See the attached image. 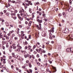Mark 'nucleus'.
<instances>
[{
  "label": "nucleus",
  "mask_w": 73,
  "mask_h": 73,
  "mask_svg": "<svg viewBox=\"0 0 73 73\" xmlns=\"http://www.w3.org/2000/svg\"><path fill=\"white\" fill-rule=\"evenodd\" d=\"M11 3H16V1H11Z\"/></svg>",
  "instance_id": "nucleus-18"
},
{
  "label": "nucleus",
  "mask_w": 73,
  "mask_h": 73,
  "mask_svg": "<svg viewBox=\"0 0 73 73\" xmlns=\"http://www.w3.org/2000/svg\"><path fill=\"white\" fill-rule=\"evenodd\" d=\"M52 38L53 37V38H55V36L54 35H52Z\"/></svg>",
  "instance_id": "nucleus-60"
},
{
  "label": "nucleus",
  "mask_w": 73,
  "mask_h": 73,
  "mask_svg": "<svg viewBox=\"0 0 73 73\" xmlns=\"http://www.w3.org/2000/svg\"><path fill=\"white\" fill-rule=\"evenodd\" d=\"M4 13H6V12H7V10H4Z\"/></svg>",
  "instance_id": "nucleus-48"
},
{
  "label": "nucleus",
  "mask_w": 73,
  "mask_h": 73,
  "mask_svg": "<svg viewBox=\"0 0 73 73\" xmlns=\"http://www.w3.org/2000/svg\"><path fill=\"white\" fill-rule=\"evenodd\" d=\"M12 56H9V59H11L12 58Z\"/></svg>",
  "instance_id": "nucleus-50"
},
{
  "label": "nucleus",
  "mask_w": 73,
  "mask_h": 73,
  "mask_svg": "<svg viewBox=\"0 0 73 73\" xmlns=\"http://www.w3.org/2000/svg\"><path fill=\"white\" fill-rule=\"evenodd\" d=\"M36 45H34L33 46V49L34 50V49H35V48H36Z\"/></svg>",
  "instance_id": "nucleus-36"
},
{
  "label": "nucleus",
  "mask_w": 73,
  "mask_h": 73,
  "mask_svg": "<svg viewBox=\"0 0 73 73\" xmlns=\"http://www.w3.org/2000/svg\"><path fill=\"white\" fill-rule=\"evenodd\" d=\"M58 49H60L61 48V45H59L58 46Z\"/></svg>",
  "instance_id": "nucleus-21"
},
{
  "label": "nucleus",
  "mask_w": 73,
  "mask_h": 73,
  "mask_svg": "<svg viewBox=\"0 0 73 73\" xmlns=\"http://www.w3.org/2000/svg\"><path fill=\"white\" fill-rule=\"evenodd\" d=\"M39 18H40V17L38 16H37V18H36V19H37V21H38V20H39L38 19H39Z\"/></svg>",
  "instance_id": "nucleus-32"
},
{
  "label": "nucleus",
  "mask_w": 73,
  "mask_h": 73,
  "mask_svg": "<svg viewBox=\"0 0 73 73\" xmlns=\"http://www.w3.org/2000/svg\"><path fill=\"white\" fill-rule=\"evenodd\" d=\"M36 57L38 58L40 56H39V54H37V55H36Z\"/></svg>",
  "instance_id": "nucleus-49"
},
{
  "label": "nucleus",
  "mask_w": 73,
  "mask_h": 73,
  "mask_svg": "<svg viewBox=\"0 0 73 73\" xmlns=\"http://www.w3.org/2000/svg\"><path fill=\"white\" fill-rule=\"evenodd\" d=\"M64 18H65L66 17V14H65L63 16Z\"/></svg>",
  "instance_id": "nucleus-24"
},
{
  "label": "nucleus",
  "mask_w": 73,
  "mask_h": 73,
  "mask_svg": "<svg viewBox=\"0 0 73 73\" xmlns=\"http://www.w3.org/2000/svg\"><path fill=\"white\" fill-rule=\"evenodd\" d=\"M12 46H15V44H12Z\"/></svg>",
  "instance_id": "nucleus-64"
},
{
  "label": "nucleus",
  "mask_w": 73,
  "mask_h": 73,
  "mask_svg": "<svg viewBox=\"0 0 73 73\" xmlns=\"http://www.w3.org/2000/svg\"><path fill=\"white\" fill-rule=\"evenodd\" d=\"M17 34H19V31H17Z\"/></svg>",
  "instance_id": "nucleus-61"
},
{
  "label": "nucleus",
  "mask_w": 73,
  "mask_h": 73,
  "mask_svg": "<svg viewBox=\"0 0 73 73\" xmlns=\"http://www.w3.org/2000/svg\"><path fill=\"white\" fill-rule=\"evenodd\" d=\"M6 27H8V26H9V23L8 22L6 23Z\"/></svg>",
  "instance_id": "nucleus-8"
},
{
  "label": "nucleus",
  "mask_w": 73,
  "mask_h": 73,
  "mask_svg": "<svg viewBox=\"0 0 73 73\" xmlns=\"http://www.w3.org/2000/svg\"><path fill=\"white\" fill-rule=\"evenodd\" d=\"M29 54H25L24 55V57L25 58H27V57H28V56H29Z\"/></svg>",
  "instance_id": "nucleus-6"
},
{
  "label": "nucleus",
  "mask_w": 73,
  "mask_h": 73,
  "mask_svg": "<svg viewBox=\"0 0 73 73\" xmlns=\"http://www.w3.org/2000/svg\"><path fill=\"white\" fill-rule=\"evenodd\" d=\"M29 67L30 68H32V65H31V64H29Z\"/></svg>",
  "instance_id": "nucleus-34"
},
{
  "label": "nucleus",
  "mask_w": 73,
  "mask_h": 73,
  "mask_svg": "<svg viewBox=\"0 0 73 73\" xmlns=\"http://www.w3.org/2000/svg\"><path fill=\"white\" fill-rule=\"evenodd\" d=\"M9 12L6 13V15L7 16H9Z\"/></svg>",
  "instance_id": "nucleus-31"
},
{
  "label": "nucleus",
  "mask_w": 73,
  "mask_h": 73,
  "mask_svg": "<svg viewBox=\"0 0 73 73\" xmlns=\"http://www.w3.org/2000/svg\"><path fill=\"white\" fill-rule=\"evenodd\" d=\"M26 63H27V64H28V62H29V61L27 60L26 61Z\"/></svg>",
  "instance_id": "nucleus-63"
},
{
  "label": "nucleus",
  "mask_w": 73,
  "mask_h": 73,
  "mask_svg": "<svg viewBox=\"0 0 73 73\" xmlns=\"http://www.w3.org/2000/svg\"><path fill=\"white\" fill-rule=\"evenodd\" d=\"M69 32V29L68 28H66L64 30V32L65 33H68Z\"/></svg>",
  "instance_id": "nucleus-2"
},
{
  "label": "nucleus",
  "mask_w": 73,
  "mask_h": 73,
  "mask_svg": "<svg viewBox=\"0 0 73 73\" xmlns=\"http://www.w3.org/2000/svg\"><path fill=\"white\" fill-rule=\"evenodd\" d=\"M12 32H14V31H10L9 33H10V34H11V33H12Z\"/></svg>",
  "instance_id": "nucleus-26"
},
{
  "label": "nucleus",
  "mask_w": 73,
  "mask_h": 73,
  "mask_svg": "<svg viewBox=\"0 0 73 73\" xmlns=\"http://www.w3.org/2000/svg\"><path fill=\"white\" fill-rule=\"evenodd\" d=\"M24 12H22V13H21V16H23V15H24Z\"/></svg>",
  "instance_id": "nucleus-27"
},
{
  "label": "nucleus",
  "mask_w": 73,
  "mask_h": 73,
  "mask_svg": "<svg viewBox=\"0 0 73 73\" xmlns=\"http://www.w3.org/2000/svg\"><path fill=\"white\" fill-rule=\"evenodd\" d=\"M62 14L63 16L65 15H66V14H65L64 12H63L62 13Z\"/></svg>",
  "instance_id": "nucleus-47"
},
{
  "label": "nucleus",
  "mask_w": 73,
  "mask_h": 73,
  "mask_svg": "<svg viewBox=\"0 0 73 73\" xmlns=\"http://www.w3.org/2000/svg\"><path fill=\"white\" fill-rule=\"evenodd\" d=\"M52 33H49V36H50L49 38L50 40H52Z\"/></svg>",
  "instance_id": "nucleus-3"
},
{
  "label": "nucleus",
  "mask_w": 73,
  "mask_h": 73,
  "mask_svg": "<svg viewBox=\"0 0 73 73\" xmlns=\"http://www.w3.org/2000/svg\"><path fill=\"white\" fill-rule=\"evenodd\" d=\"M37 64L38 66H40V63L39 62L37 63Z\"/></svg>",
  "instance_id": "nucleus-35"
},
{
  "label": "nucleus",
  "mask_w": 73,
  "mask_h": 73,
  "mask_svg": "<svg viewBox=\"0 0 73 73\" xmlns=\"http://www.w3.org/2000/svg\"><path fill=\"white\" fill-rule=\"evenodd\" d=\"M20 46V44H18L17 45V47H19Z\"/></svg>",
  "instance_id": "nucleus-57"
},
{
  "label": "nucleus",
  "mask_w": 73,
  "mask_h": 73,
  "mask_svg": "<svg viewBox=\"0 0 73 73\" xmlns=\"http://www.w3.org/2000/svg\"><path fill=\"white\" fill-rule=\"evenodd\" d=\"M12 57H15V53L12 52Z\"/></svg>",
  "instance_id": "nucleus-11"
},
{
  "label": "nucleus",
  "mask_w": 73,
  "mask_h": 73,
  "mask_svg": "<svg viewBox=\"0 0 73 73\" xmlns=\"http://www.w3.org/2000/svg\"><path fill=\"white\" fill-rule=\"evenodd\" d=\"M54 27H52V29L50 30V32H52V33H53L54 32Z\"/></svg>",
  "instance_id": "nucleus-4"
},
{
  "label": "nucleus",
  "mask_w": 73,
  "mask_h": 73,
  "mask_svg": "<svg viewBox=\"0 0 73 73\" xmlns=\"http://www.w3.org/2000/svg\"><path fill=\"white\" fill-rule=\"evenodd\" d=\"M37 21L38 22V23H42V19H40H40H38V21Z\"/></svg>",
  "instance_id": "nucleus-5"
},
{
  "label": "nucleus",
  "mask_w": 73,
  "mask_h": 73,
  "mask_svg": "<svg viewBox=\"0 0 73 73\" xmlns=\"http://www.w3.org/2000/svg\"><path fill=\"white\" fill-rule=\"evenodd\" d=\"M22 68H23V69H25V66H22Z\"/></svg>",
  "instance_id": "nucleus-51"
},
{
  "label": "nucleus",
  "mask_w": 73,
  "mask_h": 73,
  "mask_svg": "<svg viewBox=\"0 0 73 73\" xmlns=\"http://www.w3.org/2000/svg\"><path fill=\"white\" fill-rule=\"evenodd\" d=\"M46 34H45V33L44 32H43L42 33V36L43 37H45V36Z\"/></svg>",
  "instance_id": "nucleus-7"
},
{
  "label": "nucleus",
  "mask_w": 73,
  "mask_h": 73,
  "mask_svg": "<svg viewBox=\"0 0 73 73\" xmlns=\"http://www.w3.org/2000/svg\"><path fill=\"white\" fill-rule=\"evenodd\" d=\"M26 6H29V3H26Z\"/></svg>",
  "instance_id": "nucleus-41"
},
{
  "label": "nucleus",
  "mask_w": 73,
  "mask_h": 73,
  "mask_svg": "<svg viewBox=\"0 0 73 73\" xmlns=\"http://www.w3.org/2000/svg\"><path fill=\"white\" fill-rule=\"evenodd\" d=\"M28 57H29V58H30V59H31L32 58V56L30 55L29 54V56H28Z\"/></svg>",
  "instance_id": "nucleus-15"
},
{
  "label": "nucleus",
  "mask_w": 73,
  "mask_h": 73,
  "mask_svg": "<svg viewBox=\"0 0 73 73\" xmlns=\"http://www.w3.org/2000/svg\"><path fill=\"white\" fill-rule=\"evenodd\" d=\"M28 47H29L28 48H29V49H31V46L30 45H29L28 46Z\"/></svg>",
  "instance_id": "nucleus-43"
},
{
  "label": "nucleus",
  "mask_w": 73,
  "mask_h": 73,
  "mask_svg": "<svg viewBox=\"0 0 73 73\" xmlns=\"http://www.w3.org/2000/svg\"><path fill=\"white\" fill-rule=\"evenodd\" d=\"M17 51H18L19 52H20V48H19L17 50Z\"/></svg>",
  "instance_id": "nucleus-20"
},
{
  "label": "nucleus",
  "mask_w": 73,
  "mask_h": 73,
  "mask_svg": "<svg viewBox=\"0 0 73 73\" xmlns=\"http://www.w3.org/2000/svg\"><path fill=\"white\" fill-rule=\"evenodd\" d=\"M6 48H8L9 47V45L8 44H7L6 46Z\"/></svg>",
  "instance_id": "nucleus-46"
},
{
  "label": "nucleus",
  "mask_w": 73,
  "mask_h": 73,
  "mask_svg": "<svg viewBox=\"0 0 73 73\" xmlns=\"http://www.w3.org/2000/svg\"><path fill=\"white\" fill-rule=\"evenodd\" d=\"M25 1L26 2H27V3H29V0H26Z\"/></svg>",
  "instance_id": "nucleus-52"
},
{
  "label": "nucleus",
  "mask_w": 73,
  "mask_h": 73,
  "mask_svg": "<svg viewBox=\"0 0 73 73\" xmlns=\"http://www.w3.org/2000/svg\"><path fill=\"white\" fill-rule=\"evenodd\" d=\"M18 48H18L19 49H22V47L21 46H19Z\"/></svg>",
  "instance_id": "nucleus-59"
},
{
  "label": "nucleus",
  "mask_w": 73,
  "mask_h": 73,
  "mask_svg": "<svg viewBox=\"0 0 73 73\" xmlns=\"http://www.w3.org/2000/svg\"><path fill=\"white\" fill-rule=\"evenodd\" d=\"M16 46H15L13 47V49H16Z\"/></svg>",
  "instance_id": "nucleus-38"
},
{
  "label": "nucleus",
  "mask_w": 73,
  "mask_h": 73,
  "mask_svg": "<svg viewBox=\"0 0 73 73\" xmlns=\"http://www.w3.org/2000/svg\"><path fill=\"white\" fill-rule=\"evenodd\" d=\"M33 53L34 54H37V52H36V51H34L33 52Z\"/></svg>",
  "instance_id": "nucleus-42"
},
{
  "label": "nucleus",
  "mask_w": 73,
  "mask_h": 73,
  "mask_svg": "<svg viewBox=\"0 0 73 73\" xmlns=\"http://www.w3.org/2000/svg\"><path fill=\"white\" fill-rule=\"evenodd\" d=\"M2 38V40H3V41H4L5 40V39L4 38V37H3Z\"/></svg>",
  "instance_id": "nucleus-45"
},
{
  "label": "nucleus",
  "mask_w": 73,
  "mask_h": 73,
  "mask_svg": "<svg viewBox=\"0 0 73 73\" xmlns=\"http://www.w3.org/2000/svg\"><path fill=\"white\" fill-rule=\"evenodd\" d=\"M7 42H10V43H11V42H12V41L11 40H7Z\"/></svg>",
  "instance_id": "nucleus-13"
},
{
  "label": "nucleus",
  "mask_w": 73,
  "mask_h": 73,
  "mask_svg": "<svg viewBox=\"0 0 73 73\" xmlns=\"http://www.w3.org/2000/svg\"><path fill=\"white\" fill-rule=\"evenodd\" d=\"M18 18L19 19H20V20L21 21H23V18H21V17H19Z\"/></svg>",
  "instance_id": "nucleus-9"
},
{
  "label": "nucleus",
  "mask_w": 73,
  "mask_h": 73,
  "mask_svg": "<svg viewBox=\"0 0 73 73\" xmlns=\"http://www.w3.org/2000/svg\"><path fill=\"white\" fill-rule=\"evenodd\" d=\"M28 25H29V26H31V23H29L28 24Z\"/></svg>",
  "instance_id": "nucleus-58"
},
{
  "label": "nucleus",
  "mask_w": 73,
  "mask_h": 73,
  "mask_svg": "<svg viewBox=\"0 0 73 73\" xmlns=\"http://www.w3.org/2000/svg\"><path fill=\"white\" fill-rule=\"evenodd\" d=\"M6 39H7V40H8V39H9V37L8 36H7L6 37Z\"/></svg>",
  "instance_id": "nucleus-62"
},
{
  "label": "nucleus",
  "mask_w": 73,
  "mask_h": 73,
  "mask_svg": "<svg viewBox=\"0 0 73 73\" xmlns=\"http://www.w3.org/2000/svg\"><path fill=\"white\" fill-rule=\"evenodd\" d=\"M31 35H29V39H31Z\"/></svg>",
  "instance_id": "nucleus-33"
},
{
  "label": "nucleus",
  "mask_w": 73,
  "mask_h": 73,
  "mask_svg": "<svg viewBox=\"0 0 73 73\" xmlns=\"http://www.w3.org/2000/svg\"><path fill=\"white\" fill-rule=\"evenodd\" d=\"M28 48V47L27 46H26L25 47V49H27Z\"/></svg>",
  "instance_id": "nucleus-54"
},
{
  "label": "nucleus",
  "mask_w": 73,
  "mask_h": 73,
  "mask_svg": "<svg viewBox=\"0 0 73 73\" xmlns=\"http://www.w3.org/2000/svg\"><path fill=\"white\" fill-rule=\"evenodd\" d=\"M58 16L59 17H61V16H62V14L61 13H59L58 14Z\"/></svg>",
  "instance_id": "nucleus-22"
},
{
  "label": "nucleus",
  "mask_w": 73,
  "mask_h": 73,
  "mask_svg": "<svg viewBox=\"0 0 73 73\" xmlns=\"http://www.w3.org/2000/svg\"><path fill=\"white\" fill-rule=\"evenodd\" d=\"M24 12V9H22V10H21L19 11V13H22V12Z\"/></svg>",
  "instance_id": "nucleus-10"
},
{
  "label": "nucleus",
  "mask_w": 73,
  "mask_h": 73,
  "mask_svg": "<svg viewBox=\"0 0 73 73\" xmlns=\"http://www.w3.org/2000/svg\"><path fill=\"white\" fill-rule=\"evenodd\" d=\"M42 52L44 53H45V51L44 50H42L41 51Z\"/></svg>",
  "instance_id": "nucleus-25"
},
{
  "label": "nucleus",
  "mask_w": 73,
  "mask_h": 73,
  "mask_svg": "<svg viewBox=\"0 0 73 73\" xmlns=\"http://www.w3.org/2000/svg\"><path fill=\"white\" fill-rule=\"evenodd\" d=\"M66 51L68 52H70L71 53H72V50H71V48H68L66 49Z\"/></svg>",
  "instance_id": "nucleus-1"
},
{
  "label": "nucleus",
  "mask_w": 73,
  "mask_h": 73,
  "mask_svg": "<svg viewBox=\"0 0 73 73\" xmlns=\"http://www.w3.org/2000/svg\"><path fill=\"white\" fill-rule=\"evenodd\" d=\"M48 61L49 62V63H50V64H52V61L50 60L49 61Z\"/></svg>",
  "instance_id": "nucleus-55"
},
{
  "label": "nucleus",
  "mask_w": 73,
  "mask_h": 73,
  "mask_svg": "<svg viewBox=\"0 0 73 73\" xmlns=\"http://www.w3.org/2000/svg\"><path fill=\"white\" fill-rule=\"evenodd\" d=\"M5 46H2L3 49V50H4V49H5Z\"/></svg>",
  "instance_id": "nucleus-28"
},
{
  "label": "nucleus",
  "mask_w": 73,
  "mask_h": 73,
  "mask_svg": "<svg viewBox=\"0 0 73 73\" xmlns=\"http://www.w3.org/2000/svg\"><path fill=\"white\" fill-rule=\"evenodd\" d=\"M72 11V9H70V8H69L68 10V12H71Z\"/></svg>",
  "instance_id": "nucleus-16"
},
{
  "label": "nucleus",
  "mask_w": 73,
  "mask_h": 73,
  "mask_svg": "<svg viewBox=\"0 0 73 73\" xmlns=\"http://www.w3.org/2000/svg\"><path fill=\"white\" fill-rule=\"evenodd\" d=\"M41 28V27H39V26L37 28L39 30H40V29Z\"/></svg>",
  "instance_id": "nucleus-29"
},
{
  "label": "nucleus",
  "mask_w": 73,
  "mask_h": 73,
  "mask_svg": "<svg viewBox=\"0 0 73 73\" xmlns=\"http://www.w3.org/2000/svg\"><path fill=\"white\" fill-rule=\"evenodd\" d=\"M29 12L30 13H32V11H31V9H29Z\"/></svg>",
  "instance_id": "nucleus-37"
},
{
  "label": "nucleus",
  "mask_w": 73,
  "mask_h": 73,
  "mask_svg": "<svg viewBox=\"0 0 73 73\" xmlns=\"http://www.w3.org/2000/svg\"><path fill=\"white\" fill-rule=\"evenodd\" d=\"M11 9V12H14V11H15V9L13 8H12Z\"/></svg>",
  "instance_id": "nucleus-23"
},
{
  "label": "nucleus",
  "mask_w": 73,
  "mask_h": 73,
  "mask_svg": "<svg viewBox=\"0 0 73 73\" xmlns=\"http://www.w3.org/2000/svg\"><path fill=\"white\" fill-rule=\"evenodd\" d=\"M39 24V26L40 27H41V24L40 23H38Z\"/></svg>",
  "instance_id": "nucleus-30"
},
{
  "label": "nucleus",
  "mask_w": 73,
  "mask_h": 73,
  "mask_svg": "<svg viewBox=\"0 0 73 73\" xmlns=\"http://www.w3.org/2000/svg\"><path fill=\"white\" fill-rule=\"evenodd\" d=\"M39 15L40 16H41L42 15V13L41 12H39Z\"/></svg>",
  "instance_id": "nucleus-39"
},
{
  "label": "nucleus",
  "mask_w": 73,
  "mask_h": 73,
  "mask_svg": "<svg viewBox=\"0 0 73 73\" xmlns=\"http://www.w3.org/2000/svg\"><path fill=\"white\" fill-rule=\"evenodd\" d=\"M11 16H15L16 14H15V13H12L11 14Z\"/></svg>",
  "instance_id": "nucleus-12"
},
{
  "label": "nucleus",
  "mask_w": 73,
  "mask_h": 73,
  "mask_svg": "<svg viewBox=\"0 0 73 73\" xmlns=\"http://www.w3.org/2000/svg\"><path fill=\"white\" fill-rule=\"evenodd\" d=\"M54 73H55V72H56L57 71V70H56V68L55 67H54Z\"/></svg>",
  "instance_id": "nucleus-17"
},
{
  "label": "nucleus",
  "mask_w": 73,
  "mask_h": 73,
  "mask_svg": "<svg viewBox=\"0 0 73 73\" xmlns=\"http://www.w3.org/2000/svg\"><path fill=\"white\" fill-rule=\"evenodd\" d=\"M21 53H23L24 52V51L21 50Z\"/></svg>",
  "instance_id": "nucleus-53"
},
{
  "label": "nucleus",
  "mask_w": 73,
  "mask_h": 73,
  "mask_svg": "<svg viewBox=\"0 0 73 73\" xmlns=\"http://www.w3.org/2000/svg\"><path fill=\"white\" fill-rule=\"evenodd\" d=\"M13 19H14V20H16V19H17V17H15L14 18H13Z\"/></svg>",
  "instance_id": "nucleus-44"
},
{
  "label": "nucleus",
  "mask_w": 73,
  "mask_h": 73,
  "mask_svg": "<svg viewBox=\"0 0 73 73\" xmlns=\"http://www.w3.org/2000/svg\"><path fill=\"white\" fill-rule=\"evenodd\" d=\"M28 4H29L30 5H32V3H31V1H29V3H28Z\"/></svg>",
  "instance_id": "nucleus-14"
},
{
  "label": "nucleus",
  "mask_w": 73,
  "mask_h": 73,
  "mask_svg": "<svg viewBox=\"0 0 73 73\" xmlns=\"http://www.w3.org/2000/svg\"><path fill=\"white\" fill-rule=\"evenodd\" d=\"M72 0H69V3L70 4H72Z\"/></svg>",
  "instance_id": "nucleus-40"
},
{
  "label": "nucleus",
  "mask_w": 73,
  "mask_h": 73,
  "mask_svg": "<svg viewBox=\"0 0 73 73\" xmlns=\"http://www.w3.org/2000/svg\"><path fill=\"white\" fill-rule=\"evenodd\" d=\"M46 71L48 72H50V71L49 70V68H47L46 70Z\"/></svg>",
  "instance_id": "nucleus-19"
},
{
  "label": "nucleus",
  "mask_w": 73,
  "mask_h": 73,
  "mask_svg": "<svg viewBox=\"0 0 73 73\" xmlns=\"http://www.w3.org/2000/svg\"><path fill=\"white\" fill-rule=\"evenodd\" d=\"M11 69H13V65H11Z\"/></svg>",
  "instance_id": "nucleus-56"
}]
</instances>
